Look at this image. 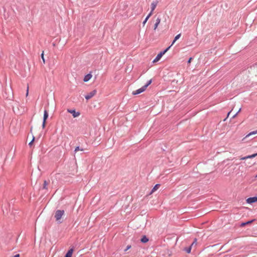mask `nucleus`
Instances as JSON below:
<instances>
[{
    "label": "nucleus",
    "mask_w": 257,
    "mask_h": 257,
    "mask_svg": "<svg viewBox=\"0 0 257 257\" xmlns=\"http://www.w3.org/2000/svg\"><path fill=\"white\" fill-rule=\"evenodd\" d=\"M48 117V113L47 110H44V117H43V122L42 124V127L44 128L46 126V120Z\"/></svg>",
    "instance_id": "obj_3"
},
{
    "label": "nucleus",
    "mask_w": 257,
    "mask_h": 257,
    "mask_svg": "<svg viewBox=\"0 0 257 257\" xmlns=\"http://www.w3.org/2000/svg\"><path fill=\"white\" fill-rule=\"evenodd\" d=\"M180 36H181V34H178V39H179L180 38Z\"/></svg>",
    "instance_id": "obj_32"
},
{
    "label": "nucleus",
    "mask_w": 257,
    "mask_h": 257,
    "mask_svg": "<svg viewBox=\"0 0 257 257\" xmlns=\"http://www.w3.org/2000/svg\"><path fill=\"white\" fill-rule=\"evenodd\" d=\"M96 93V90H93V91L89 92L88 94L86 95L85 96V98L88 100L90 98H91L93 96H94Z\"/></svg>",
    "instance_id": "obj_5"
},
{
    "label": "nucleus",
    "mask_w": 257,
    "mask_h": 257,
    "mask_svg": "<svg viewBox=\"0 0 257 257\" xmlns=\"http://www.w3.org/2000/svg\"><path fill=\"white\" fill-rule=\"evenodd\" d=\"M64 213L65 212L63 210H58L55 212L54 217L57 222L59 223L62 222L61 218L64 215Z\"/></svg>",
    "instance_id": "obj_2"
},
{
    "label": "nucleus",
    "mask_w": 257,
    "mask_h": 257,
    "mask_svg": "<svg viewBox=\"0 0 257 257\" xmlns=\"http://www.w3.org/2000/svg\"><path fill=\"white\" fill-rule=\"evenodd\" d=\"M152 15V12H150V13L148 15V16L145 19V21L143 22V25H145L146 22H147L149 18L150 17V16Z\"/></svg>",
    "instance_id": "obj_16"
},
{
    "label": "nucleus",
    "mask_w": 257,
    "mask_h": 257,
    "mask_svg": "<svg viewBox=\"0 0 257 257\" xmlns=\"http://www.w3.org/2000/svg\"><path fill=\"white\" fill-rule=\"evenodd\" d=\"M152 83V79L150 80L147 83V84H146L145 85H144V86H146V88H147V87L150 85Z\"/></svg>",
    "instance_id": "obj_22"
},
{
    "label": "nucleus",
    "mask_w": 257,
    "mask_h": 257,
    "mask_svg": "<svg viewBox=\"0 0 257 257\" xmlns=\"http://www.w3.org/2000/svg\"><path fill=\"white\" fill-rule=\"evenodd\" d=\"M256 156H257V153L251 155L252 158H253L255 157Z\"/></svg>",
    "instance_id": "obj_27"
},
{
    "label": "nucleus",
    "mask_w": 257,
    "mask_h": 257,
    "mask_svg": "<svg viewBox=\"0 0 257 257\" xmlns=\"http://www.w3.org/2000/svg\"><path fill=\"white\" fill-rule=\"evenodd\" d=\"M160 184H156L152 189V190L150 193V194H153L154 192H155L156 190H157L159 189V188L160 187Z\"/></svg>",
    "instance_id": "obj_12"
},
{
    "label": "nucleus",
    "mask_w": 257,
    "mask_h": 257,
    "mask_svg": "<svg viewBox=\"0 0 257 257\" xmlns=\"http://www.w3.org/2000/svg\"><path fill=\"white\" fill-rule=\"evenodd\" d=\"M176 41H177V36H176L172 42V45L169 46V47H168L166 49H165L164 51H162V52H161L160 53H159L157 56H156V57L155 58V59L153 60V62L154 63H155V62H157L158 61H159L160 59L161 58V57L163 56V55H164L168 51V50L171 48V47L174 44V43L176 42Z\"/></svg>",
    "instance_id": "obj_1"
},
{
    "label": "nucleus",
    "mask_w": 257,
    "mask_h": 257,
    "mask_svg": "<svg viewBox=\"0 0 257 257\" xmlns=\"http://www.w3.org/2000/svg\"><path fill=\"white\" fill-rule=\"evenodd\" d=\"M157 2H153V3H152L151 4V12H153V11L155 9V8H156V6H157Z\"/></svg>",
    "instance_id": "obj_13"
},
{
    "label": "nucleus",
    "mask_w": 257,
    "mask_h": 257,
    "mask_svg": "<svg viewBox=\"0 0 257 257\" xmlns=\"http://www.w3.org/2000/svg\"><path fill=\"white\" fill-rule=\"evenodd\" d=\"M41 58L43 60V63H45V59L44 58V53L43 52L41 54Z\"/></svg>",
    "instance_id": "obj_24"
},
{
    "label": "nucleus",
    "mask_w": 257,
    "mask_h": 257,
    "mask_svg": "<svg viewBox=\"0 0 257 257\" xmlns=\"http://www.w3.org/2000/svg\"><path fill=\"white\" fill-rule=\"evenodd\" d=\"M28 94H29V86L27 87V92H26V96H27L28 95Z\"/></svg>",
    "instance_id": "obj_29"
},
{
    "label": "nucleus",
    "mask_w": 257,
    "mask_h": 257,
    "mask_svg": "<svg viewBox=\"0 0 257 257\" xmlns=\"http://www.w3.org/2000/svg\"><path fill=\"white\" fill-rule=\"evenodd\" d=\"M191 246H189V247H185L183 249V250L185 251L187 253H189L191 252Z\"/></svg>",
    "instance_id": "obj_14"
},
{
    "label": "nucleus",
    "mask_w": 257,
    "mask_h": 257,
    "mask_svg": "<svg viewBox=\"0 0 257 257\" xmlns=\"http://www.w3.org/2000/svg\"><path fill=\"white\" fill-rule=\"evenodd\" d=\"M255 177H256V178H257V175H256Z\"/></svg>",
    "instance_id": "obj_34"
},
{
    "label": "nucleus",
    "mask_w": 257,
    "mask_h": 257,
    "mask_svg": "<svg viewBox=\"0 0 257 257\" xmlns=\"http://www.w3.org/2000/svg\"><path fill=\"white\" fill-rule=\"evenodd\" d=\"M160 22H161V20L160 18H158L156 20V23L154 25V30H156V29L157 28L158 25H159V24L160 23Z\"/></svg>",
    "instance_id": "obj_11"
},
{
    "label": "nucleus",
    "mask_w": 257,
    "mask_h": 257,
    "mask_svg": "<svg viewBox=\"0 0 257 257\" xmlns=\"http://www.w3.org/2000/svg\"><path fill=\"white\" fill-rule=\"evenodd\" d=\"M146 86H143L141 88L138 89L136 90V91H134L132 92V94L133 95H137V94H140V93L145 91L146 90Z\"/></svg>",
    "instance_id": "obj_4"
},
{
    "label": "nucleus",
    "mask_w": 257,
    "mask_h": 257,
    "mask_svg": "<svg viewBox=\"0 0 257 257\" xmlns=\"http://www.w3.org/2000/svg\"><path fill=\"white\" fill-rule=\"evenodd\" d=\"M181 219H182V218H180V219H179V222H179V224H182V223L183 220H181Z\"/></svg>",
    "instance_id": "obj_30"
},
{
    "label": "nucleus",
    "mask_w": 257,
    "mask_h": 257,
    "mask_svg": "<svg viewBox=\"0 0 257 257\" xmlns=\"http://www.w3.org/2000/svg\"><path fill=\"white\" fill-rule=\"evenodd\" d=\"M256 134H257V130L250 132L247 136H250L251 135H255Z\"/></svg>",
    "instance_id": "obj_21"
},
{
    "label": "nucleus",
    "mask_w": 257,
    "mask_h": 257,
    "mask_svg": "<svg viewBox=\"0 0 257 257\" xmlns=\"http://www.w3.org/2000/svg\"><path fill=\"white\" fill-rule=\"evenodd\" d=\"M192 59V57H190V58L188 59V61H187V63H191Z\"/></svg>",
    "instance_id": "obj_28"
},
{
    "label": "nucleus",
    "mask_w": 257,
    "mask_h": 257,
    "mask_svg": "<svg viewBox=\"0 0 257 257\" xmlns=\"http://www.w3.org/2000/svg\"><path fill=\"white\" fill-rule=\"evenodd\" d=\"M254 220H255L254 219H252V220H249V221H246V222H242L240 224V227H244V226H245V225H246L247 224H249L251 223Z\"/></svg>",
    "instance_id": "obj_8"
},
{
    "label": "nucleus",
    "mask_w": 257,
    "mask_h": 257,
    "mask_svg": "<svg viewBox=\"0 0 257 257\" xmlns=\"http://www.w3.org/2000/svg\"><path fill=\"white\" fill-rule=\"evenodd\" d=\"M241 108H240L238 111L232 116V117H234L236 116V115L238 114V113L240 111Z\"/></svg>",
    "instance_id": "obj_26"
},
{
    "label": "nucleus",
    "mask_w": 257,
    "mask_h": 257,
    "mask_svg": "<svg viewBox=\"0 0 257 257\" xmlns=\"http://www.w3.org/2000/svg\"><path fill=\"white\" fill-rule=\"evenodd\" d=\"M67 111L71 113L74 117H78L80 115V113L79 112H76L74 109H67Z\"/></svg>",
    "instance_id": "obj_6"
},
{
    "label": "nucleus",
    "mask_w": 257,
    "mask_h": 257,
    "mask_svg": "<svg viewBox=\"0 0 257 257\" xmlns=\"http://www.w3.org/2000/svg\"><path fill=\"white\" fill-rule=\"evenodd\" d=\"M48 183L46 181H45L44 182V184H43V188L44 189H47V186L48 185Z\"/></svg>",
    "instance_id": "obj_19"
},
{
    "label": "nucleus",
    "mask_w": 257,
    "mask_h": 257,
    "mask_svg": "<svg viewBox=\"0 0 257 257\" xmlns=\"http://www.w3.org/2000/svg\"><path fill=\"white\" fill-rule=\"evenodd\" d=\"M230 113H231V111H229V112L228 113L227 115L228 116Z\"/></svg>",
    "instance_id": "obj_33"
},
{
    "label": "nucleus",
    "mask_w": 257,
    "mask_h": 257,
    "mask_svg": "<svg viewBox=\"0 0 257 257\" xmlns=\"http://www.w3.org/2000/svg\"><path fill=\"white\" fill-rule=\"evenodd\" d=\"M148 240V238L146 236H143L141 239V241L144 243L147 242Z\"/></svg>",
    "instance_id": "obj_15"
},
{
    "label": "nucleus",
    "mask_w": 257,
    "mask_h": 257,
    "mask_svg": "<svg viewBox=\"0 0 257 257\" xmlns=\"http://www.w3.org/2000/svg\"><path fill=\"white\" fill-rule=\"evenodd\" d=\"M251 158H252V157H251V155H248V156L242 157L241 158V160H246L247 159H251Z\"/></svg>",
    "instance_id": "obj_18"
},
{
    "label": "nucleus",
    "mask_w": 257,
    "mask_h": 257,
    "mask_svg": "<svg viewBox=\"0 0 257 257\" xmlns=\"http://www.w3.org/2000/svg\"><path fill=\"white\" fill-rule=\"evenodd\" d=\"M197 245V239L196 238H195L193 242L191 243V244L190 246H191V247L193 246H195Z\"/></svg>",
    "instance_id": "obj_17"
},
{
    "label": "nucleus",
    "mask_w": 257,
    "mask_h": 257,
    "mask_svg": "<svg viewBox=\"0 0 257 257\" xmlns=\"http://www.w3.org/2000/svg\"><path fill=\"white\" fill-rule=\"evenodd\" d=\"M78 151H83V149H80L79 147H76V148L75 149V151H74L76 153V152H77Z\"/></svg>",
    "instance_id": "obj_20"
},
{
    "label": "nucleus",
    "mask_w": 257,
    "mask_h": 257,
    "mask_svg": "<svg viewBox=\"0 0 257 257\" xmlns=\"http://www.w3.org/2000/svg\"><path fill=\"white\" fill-rule=\"evenodd\" d=\"M14 257H20V254H17L15 255L14 256Z\"/></svg>",
    "instance_id": "obj_31"
},
{
    "label": "nucleus",
    "mask_w": 257,
    "mask_h": 257,
    "mask_svg": "<svg viewBox=\"0 0 257 257\" xmlns=\"http://www.w3.org/2000/svg\"><path fill=\"white\" fill-rule=\"evenodd\" d=\"M92 76L91 74H88L87 75L85 76V77L83 79V81L84 82L88 81L92 78Z\"/></svg>",
    "instance_id": "obj_9"
},
{
    "label": "nucleus",
    "mask_w": 257,
    "mask_h": 257,
    "mask_svg": "<svg viewBox=\"0 0 257 257\" xmlns=\"http://www.w3.org/2000/svg\"><path fill=\"white\" fill-rule=\"evenodd\" d=\"M34 140H35V137L33 136V137L32 140V141L29 143V146H31L33 144V142H34Z\"/></svg>",
    "instance_id": "obj_23"
},
{
    "label": "nucleus",
    "mask_w": 257,
    "mask_h": 257,
    "mask_svg": "<svg viewBox=\"0 0 257 257\" xmlns=\"http://www.w3.org/2000/svg\"><path fill=\"white\" fill-rule=\"evenodd\" d=\"M131 247V245H128L127 246L126 249L124 250V251H126L127 250L129 249Z\"/></svg>",
    "instance_id": "obj_25"
},
{
    "label": "nucleus",
    "mask_w": 257,
    "mask_h": 257,
    "mask_svg": "<svg viewBox=\"0 0 257 257\" xmlns=\"http://www.w3.org/2000/svg\"><path fill=\"white\" fill-rule=\"evenodd\" d=\"M73 252V248H71V249H70L68 251V252H67V253L66 254V255H65V257H72Z\"/></svg>",
    "instance_id": "obj_10"
},
{
    "label": "nucleus",
    "mask_w": 257,
    "mask_h": 257,
    "mask_svg": "<svg viewBox=\"0 0 257 257\" xmlns=\"http://www.w3.org/2000/svg\"><path fill=\"white\" fill-rule=\"evenodd\" d=\"M246 202L247 203L251 204L257 202V196L249 197L247 199Z\"/></svg>",
    "instance_id": "obj_7"
}]
</instances>
